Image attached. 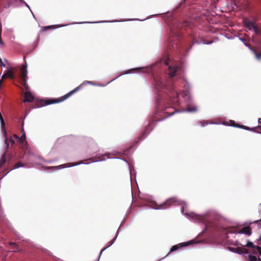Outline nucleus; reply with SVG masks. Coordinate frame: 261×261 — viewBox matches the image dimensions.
<instances>
[{
  "mask_svg": "<svg viewBox=\"0 0 261 261\" xmlns=\"http://www.w3.org/2000/svg\"><path fill=\"white\" fill-rule=\"evenodd\" d=\"M93 84V83L90 81H85L83 84H81L80 86L77 87L76 88H75L74 90L71 91L64 96H63L62 97L56 98V99H39L37 100L36 103V106L37 107H41L43 106H45L46 105L53 104L55 103H58L61 101H63V100H65L67 98H68L69 96L80 90L82 86L86 84Z\"/></svg>",
  "mask_w": 261,
  "mask_h": 261,
  "instance_id": "nucleus-2",
  "label": "nucleus"
},
{
  "mask_svg": "<svg viewBox=\"0 0 261 261\" xmlns=\"http://www.w3.org/2000/svg\"><path fill=\"white\" fill-rule=\"evenodd\" d=\"M5 144L7 149L13 147L15 144V141L12 137H7L5 136Z\"/></svg>",
  "mask_w": 261,
  "mask_h": 261,
  "instance_id": "nucleus-6",
  "label": "nucleus"
},
{
  "mask_svg": "<svg viewBox=\"0 0 261 261\" xmlns=\"http://www.w3.org/2000/svg\"><path fill=\"white\" fill-rule=\"evenodd\" d=\"M240 233H244L248 236L251 234V229L249 226L244 227L242 228L239 232Z\"/></svg>",
  "mask_w": 261,
  "mask_h": 261,
  "instance_id": "nucleus-12",
  "label": "nucleus"
},
{
  "mask_svg": "<svg viewBox=\"0 0 261 261\" xmlns=\"http://www.w3.org/2000/svg\"><path fill=\"white\" fill-rule=\"evenodd\" d=\"M193 243L192 241L189 242L188 243H180L178 244L177 245H174L172 247V248L170 249V252L174 251L176 250H177L178 248H181L184 246H187L189 244H193Z\"/></svg>",
  "mask_w": 261,
  "mask_h": 261,
  "instance_id": "nucleus-8",
  "label": "nucleus"
},
{
  "mask_svg": "<svg viewBox=\"0 0 261 261\" xmlns=\"http://www.w3.org/2000/svg\"><path fill=\"white\" fill-rule=\"evenodd\" d=\"M236 253L240 254L248 253V250L244 247H237L236 248Z\"/></svg>",
  "mask_w": 261,
  "mask_h": 261,
  "instance_id": "nucleus-14",
  "label": "nucleus"
},
{
  "mask_svg": "<svg viewBox=\"0 0 261 261\" xmlns=\"http://www.w3.org/2000/svg\"><path fill=\"white\" fill-rule=\"evenodd\" d=\"M231 125L234 126L233 125H236L237 124L235 123L234 121H230Z\"/></svg>",
  "mask_w": 261,
  "mask_h": 261,
  "instance_id": "nucleus-35",
  "label": "nucleus"
},
{
  "mask_svg": "<svg viewBox=\"0 0 261 261\" xmlns=\"http://www.w3.org/2000/svg\"><path fill=\"white\" fill-rule=\"evenodd\" d=\"M1 124H2V126L5 125V121H4V119H2V120H1Z\"/></svg>",
  "mask_w": 261,
  "mask_h": 261,
  "instance_id": "nucleus-37",
  "label": "nucleus"
},
{
  "mask_svg": "<svg viewBox=\"0 0 261 261\" xmlns=\"http://www.w3.org/2000/svg\"><path fill=\"white\" fill-rule=\"evenodd\" d=\"M246 247H251L253 249H256V247H258V246H255L252 242L248 241L247 244L245 245Z\"/></svg>",
  "mask_w": 261,
  "mask_h": 261,
  "instance_id": "nucleus-20",
  "label": "nucleus"
},
{
  "mask_svg": "<svg viewBox=\"0 0 261 261\" xmlns=\"http://www.w3.org/2000/svg\"><path fill=\"white\" fill-rule=\"evenodd\" d=\"M248 260L249 261H257V257L255 256L250 254L248 255Z\"/></svg>",
  "mask_w": 261,
  "mask_h": 261,
  "instance_id": "nucleus-24",
  "label": "nucleus"
},
{
  "mask_svg": "<svg viewBox=\"0 0 261 261\" xmlns=\"http://www.w3.org/2000/svg\"><path fill=\"white\" fill-rule=\"evenodd\" d=\"M258 127H259V129H260V130L259 131V133L261 134V125H258Z\"/></svg>",
  "mask_w": 261,
  "mask_h": 261,
  "instance_id": "nucleus-42",
  "label": "nucleus"
},
{
  "mask_svg": "<svg viewBox=\"0 0 261 261\" xmlns=\"http://www.w3.org/2000/svg\"><path fill=\"white\" fill-rule=\"evenodd\" d=\"M260 214V218L259 220H255L253 223H258V228H261V223H259V222L261 221V212L259 213Z\"/></svg>",
  "mask_w": 261,
  "mask_h": 261,
  "instance_id": "nucleus-27",
  "label": "nucleus"
},
{
  "mask_svg": "<svg viewBox=\"0 0 261 261\" xmlns=\"http://www.w3.org/2000/svg\"><path fill=\"white\" fill-rule=\"evenodd\" d=\"M5 74H7V77L11 79H14V74L12 70L8 69L5 72Z\"/></svg>",
  "mask_w": 261,
  "mask_h": 261,
  "instance_id": "nucleus-15",
  "label": "nucleus"
},
{
  "mask_svg": "<svg viewBox=\"0 0 261 261\" xmlns=\"http://www.w3.org/2000/svg\"><path fill=\"white\" fill-rule=\"evenodd\" d=\"M145 133H146V130H145V131H144V132L143 133V134H142V136L140 137V139H141V140H142V139H143V138H144L146 137V134H145Z\"/></svg>",
  "mask_w": 261,
  "mask_h": 261,
  "instance_id": "nucleus-33",
  "label": "nucleus"
},
{
  "mask_svg": "<svg viewBox=\"0 0 261 261\" xmlns=\"http://www.w3.org/2000/svg\"><path fill=\"white\" fill-rule=\"evenodd\" d=\"M55 28H56L55 25H49V26L43 27L42 28V31H45L48 30L49 29H55Z\"/></svg>",
  "mask_w": 261,
  "mask_h": 261,
  "instance_id": "nucleus-23",
  "label": "nucleus"
},
{
  "mask_svg": "<svg viewBox=\"0 0 261 261\" xmlns=\"http://www.w3.org/2000/svg\"><path fill=\"white\" fill-rule=\"evenodd\" d=\"M27 63L25 62V65H23L21 69H20V71H21V74H20V79H21V80H24V79H27Z\"/></svg>",
  "mask_w": 261,
  "mask_h": 261,
  "instance_id": "nucleus-7",
  "label": "nucleus"
},
{
  "mask_svg": "<svg viewBox=\"0 0 261 261\" xmlns=\"http://www.w3.org/2000/svg\"><path fill=\"white\" fill-rule=\"evenodd\" d=\"M259 43H260V45L261 46V41H260Z\"/></svg>",
  "mask_w": 261,
  "mask_h": 261,
  "instance_id": "nucleus-46",
  "label": "nucleus"
},
{
  "mask_svg": "<svg viewBox=\"0 0 261 261\" xmlns=\"http://www.w3.org/2000/svg\"><path fill=\"white\" fill-rule=\"evenodd\" d=\"M80 163H69L68 164L69 165V167H71V166H75V165H77L79 164H80Z\"/></svg>",
  "mask_w": 261,
  "mask_h": 261,
  "instance_id": "nucleus-34",
  "label": "nucleus"
},
{
  "mask_svg": "<svg viewBox=\"0 0 261 261\" xmlns=\"http://www.w3.org/2000/svg\"><path fill=\"white\" fill-rule=\"evenodd\" d=\"M164 86L165 87V85L164 84ZM165 89V87H164V89Z\"/></svg>",
  "mask_w": 261,
  "mask_h": 261,
  "instance_id": "nucleus-47",
  "label": "nucleus"
},
{
  "mask_svg": "<svg viewBox=\"0 0 261 261\" xmlns=\"http://www.w3.org/2000/svg\"><path fill=\"white\" fill-rule=\"evenodd\" d=\"M3 6L5 8H8L14 4L17 0H2Z\"/></svg>",
  "mask_w": 261,
  "mask_h": 261,
  "instance_id": "nucleus-10",
  "label": "nucleus"
},
{
  "mask_svg": "<svg viewBox=\"0 0 261 261\" xmlns=\"http://www.w3.org/2000/svg\"><path fill=\"white\" fill-rule=\"evenodd\" d=\"M258 123L261 124V118H258Z\"/></svg>",
  "mask_w": 261,
  "mask_h": 261,
  "instance_id": "nucleus-41",
  "label": "nucleus"
},
{
  "mask_svg": "<svg viewBox=\"0 0 261 261\" xmlns=\"http://www.w3.org/2000/svg\"><path fill=\"white\" fill-rule=\"evenodd\" d=\"M23 166H24V165L21 162H18L14 165V168H19L21 167H23Z\"/></svg>",
  "mask_w": 261,
  "mask_h": 261,
  "instance_id": "nucleus-26",
  "label": "nucleus"
},
{
  "mask_svg": "<svg viewBox=\"0 0 261 261\" xmlns=\"http://www.w3.org/2000/svg\"><path fill=\"white\" fill-rule=\"evenodd\" d=\"M245 27L249 30L253 29L255 24L248 20L244 21Z\"/></svg>",
  "mask_w": 261,
  "mask_h": 261,
  "instance_id": "nucleus-13",
  "label": "nucleus"
},
{
  "mask_svg": "<svg viewBox=\"0 0 261 261\" xmlns=\"http://www.w3.org/2000/svg\"><path fill=\"white\" fill-rule=\"evenodd\" d=\"M13 137L14 138H15L16 139L20 141L22 143H23L24 141H26L25 134H24V133H23V134H22L21 135V137H20V138L18 136H17L16 135H14Z\"/></svg>",
  "mask_w": 261,
  "mask_h": 261,
  "instance_id": "nucleus-16",
  "label": "nucleus"
},
{
  "mask_svg": "<svg viewBox=\"0 0 261 261\" xmlns=\"http://www.w3.org/2000/svg\"><path fill=\"white\" fill-rule=\"evenodd\" d=\"M9 245L12 246V249H13V251H14V252H19L20 251L18 246L16 243H13V242H10Z\"/></svg>",
  "mask_w": 261,
  "mask_h": 261,
  "instance_id": "nucleus-17",
  "label": "nucleus"
},
{
  "mask_svg": "<svg viewBox=\"0 0 261 261\" xmlns=\"http://www.w3.org/2000/svg\"><path fill=\"white\" fill-rule=\"evenodd\" d=\"M150 206L155 210L162 209L163 208V203H158L156 201H152L149 203Z\"/></svg>",
  "mask_w": 261,
  "mask_h": 261,
  "instance_id": "nucleus-4",
  "label": "nucleus"
},
{
  "mask_svg": "<svg viewBox=\"0 0 261 261\" xmlns=\"http://www.w3.org/2000/svg\"><path fill=\"white\" fill-rule=\"evenodd\" d=\"M7 74H5V73H4V74H3V76H2V79H1V81H0V85H1V84H2V81H3V80H4V79H7Z\"/></svg>",
  "mask_w": 261,
  "mask_h": 261,
  "instance_id": "nucleus-31",
  "label": "nucleus"
},
{
  "mask_svg": "<svg viewBox=\"0 0 261 261\" xmlns=\"http://www.w3.org/2000/svg\"><path fill=\"white\" fill-rule=\"evenodd\" d=\"M165 65L167 66L166 74L170 78L174 77L176 75V72L179 68L177 61L169 56L165 57L164 55Z\"/></svg>",
  "mask_w": 261,
  "mask_h": 261,
  "instance_id": "nucleus-3",
  "label": "nucleus"
},
{
  "mask_svg": "<svg viewBox=\"0 0 261 261\" xmlns=\"http://www.w3.org/2000/svg\"><path fill=\"white\" fill-rule=\"evenodd\" d=\"M67 164H63V165H62L61 166H56V167H49V168H61V167H68L67 166Z\"/></svg>",
  "mask_w": 261,
  "mask_h": 261,
  "instance_id": "nucleus-29",
  "label": "nucleus"
},
{
  "mask_svg": "<svg viewBox=\"0 0 261 261\" xmlns=\"http://www.w3.org/2000/svg\"><path fill=\"white\" fill-rule=\"evenodd\" d=\"M24 102H31L34 100V97L30 92H26L24 94Z\"/></svg>",
  "mask_w": 261,
  "mask_h": 261,
  "instance_id": "nucleus-9",
  "label": "nucleus"
},
{
  "mask_svg": "<svg viewBox=\"0 0 261 261\" xmlns=\"http://www.w3.org/2000/svg\"><path fill=\"white\" fill-rule=\"evenodd\" d=\"M228 249L229 250L236 253V248L228 247Z\"/></svg>",
  "mask_w": 261,
  "mask_h": 261,
  "instance_id": "nucleus-32",
  "label": "nucleus"
},
{
  "mask_svg": "<svg viewBox=\"0 0 261 261\" xmlns=\"http://www.w3.org/2000/svg\"><path fill=\"white\" fill-rule=\"evenodd\" d=\"M0 65L2 66H5V65L3 62L1 58H0Z\"/></svg>",
  "mask_w": 261,
  "mask_h": 261,
  "instance_id": "nucleus-36",
  "label": "nucleus"
},
{
  "mask_svg": "<svg viewBox=\"0 0 261 261\" xmlns=\"http://www.w3.org/2000/svg\"><path fill=\"white\" fill-rule=\"evenodd\" d=\"M189 111H196V108H194L192 109H189Z\"/></svg>",
  "mask_w": 261,
  "mask_h": 261,
  "instance_id": "nucleus-38",
  "label": "nucleus"
},
{
  "mask_svg": "<svg viewBox=\"0 0 261 261\" xmlns=\"http://www.w3.org/2000/svg\"><path fill=\"white\" fill-rule=\"evenodd\" d=\"M255 35H257L259 33V30L256 25H255L253 28Z\"/></svg>",
  "mask_w": 261,
  "mask_h": 261,
  "instance_id": "nucleus-28",
  "label": "nucleus"
},
{
  "mask_svg": "<svg viewBox=\"0 0 261 261\" xmlns=\"http://www.w3.org/2000/svg\"><path fill=\"white\" fill-rule=\"evenodd\" d=\"M21 133L22 135V134H23V133H24V134H25V132H24V129H23V128H22V129H21Z\"/></svg>",
  "mask_w": 261,
  "mask_h": 261,
  "instance_id": "nucleus-40",
  "label": "nucleus"
},
{
  "mask_svg": "<svg viewBox=\"0 0 261 261\" xmlns=\"http://www.w3.org/2000/svg\"><path fill=\"white\" fill-rule=\"evenodd\" d=\"M258 243L261 245V236H260L258 240Z\"/></svg>",
  "mask_w": 261,
  "mask_h": 261,
  "instance_id": "nucleus-39",
  "label": "nucleus"
},
{
  "mask_svg": "<svg viewBox=\"0 0 261 261\" xmlns=\"http://www.w3.org/2000/svg\"><path fill=\"white\" fill-rule=\"evenodd\" d=\"M21 84L26 90L28 89V86L27 83V79L21 80Z\"/></svg>",
  "mask_w": 261,
  "mask_h": 261,
  "instance_id": "nucleus-25",
  "label": "nucleus"
},
{
  "mask_svg": "<svg viewBox=\"0 0 261 261\" xmlns=\"http://www.w3.org/2000/svg\"><path fill=\"white\" fill-rule=\"evenodd\" d=\"M162 64L161 61L153 64L150 68H136L132 69L125 73H129L132 71H137L139 72L151 73L154 81V88L159 91L158 96L155 101V111L153 119L155 121H160L163 119V106L162 96V90L163 88V84L160 75L162 73Z\"/></svg>",
  "mask_w": 261,
  "mask_h": 261,
  "instance_id": "nucleus-1",
  "label": "nucleus"
},
{
  "mask_svg": "<svg viewBox=\"0 0 261 261\" xmlns=\"http://www.w3.org/2000/svg\"><path fill=\"white\" fill-rule=\"evenodd\" d=\"M257 261H261V259L259 258L258 259H257Z\"/></svg>",
  "mask_w": 261,
  "mask_h": 261,
  "instance_id": "nucleus-45",
  "label": "nucleus"
},
{
  "mask_svg": "<svg viewBox=\"0 0 261 261\" xmlns=\"http://www.w3.org/2000/svg\"><path fill=\"white\" fill-rule=\"evenodd\" d=\"M175 111L174 110L172 112L168 111L167 108H164V118L167 117H169V116L172 115L174 114Z\"/></svg>",
  "mask_w": 261,
  "mask_h": 261,
  "instance_id": "nucleus-18",
  "label": "nucleus"
},
{
  "mask_svg": "<svg viewBox=\"0 0 261 261\" xmlns=\"http://www.w3.org/2000/svg\"><path fill=\"white\" fill-rule=\"evenodd\" d=\"M199 123L202 126H204L205 125H207L208 124V122L207 121H200L199 122Z\"/></svg>",
  "mask_w": 261,
  "mask_h": 261,
  "instance_id": "nucleus-30",
  "label": "nucleus"
},
{
  "mask_svg": "<svg viewBox=\"0 0 261 261\" xmlns=\"http://www.w3.org/2000/svg\"><path fill=\"white\" fill-rule=\"evenodd\" d=\"M253 53L256 57V58L259 60L261 59V53H258L255 49L253 50Z\"/></svg>",
  "mask_w": 261,
  "mask_h": 261,
  "instance_id": "nucleus-21",
  "label": "nucleus"
},
{
  "mask_svg": "<svg viewBox=\"0 0 261 261\" xmlns=\"http://www.w3.org/2000/svg\"><path fill=\"white\" fill-rule=\"evenodd\" d=\"M177 201L175 198H171L168 200H167L165 202H164V208L169 207L170 205L172 204H174V203H176Z\"/></svg>",
  "mask_w": 261,
  "mask_h": 261,
  "instance_id": "nucleus-11",
  "label": "nucleus"
},
{
  "mask_svg": "<svg viewBox=\"0 0 261 261\" xmlns=\"http://www.w3.org/2000/svg\"><path fill=\"white\" fill-rule=\"evenodd\" d=\"M198 217H199V219L200 220H202V219H203V218H202V216H198Z\"/></svg>",
  "mask_w": 261,
  "mask_h": 261,
  "instance_id": "nucleus-44",
  "label": "nucleus"
},
{
  "mask_svg": "<svg viewBox=\"0 0 261 261\" xmlns=\"http://www.w3.org/2000/svg\"><path fill=\"white\" fill-rule=\"evenodd\" d=\"M0 43L2 44H3V42L2 41V40L1 38H0Z\"/></svg>",
  "mask_w": 261,
  "mask_h": 261,
  "instance_id": "nucleus-43",
  "label": "nucleus"
},
{
  "mask_svg": "<svg viewBox=\"0 0 261 261\" xmlns=\"http://www.w3.org/2000/svg\"><path fill=\"white\" fill-rule=\"evenodd\" d=\"M115 240V239H114L112 240L110 242V244H109V245L108 246H107L106 247H105V248H103V249L101 250V251H100V254H99V256H98V259L100 258V255H101V254L102 252L105 250H106L107 248H108V247H109L110 246H111V245L114 243Z\"/></svg>",
  "mask_w": 261,
  "mask_h": 261,
  "instance_id": "nucleus-19",
  "label": "nucleus"
},
{
  "mask_svg": "<svg viewBox=\"0 0 261 261\" xmlns=\"http://www.w3.org/2000/svg\"><path fill=\"white\" fill-rule=\"evenodd\" d=\"M233 126L236 127L243 128V129H245L248 130H251V131H253V132H256L257 133H259V130H258V129H259V128L258 127V126L257 127H253V128H250L248 126H245L243 125H240V124H237L236 125H233Z\"/></svg>",
  "mask_w": 261,
  "mask_h": 261,
  "instance_id": "nucleus-5",
  "label": "nucleus"
},
{
  "mask_svg": "<svg viewBox=\"0 0 261 261\" xmlns=\"http://www.w3.org/2000/svg\"><path fill=\"white\" fill-rule=\"evenodd\" d=\"M5 154H6V152H5L4 154H3V155L2 156V158H1V160H0V168L2 167V166L6 162V159L5 158Z\"/></svg>",
  "mask_w": 261,
  "mask_h": 261,
  "instance_id": "nucleus-22",
  "label": "nucleus"
}]
</instances>
